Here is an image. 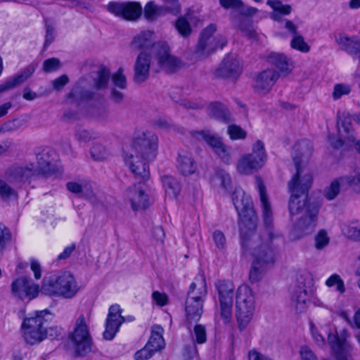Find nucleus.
Wrapping results in <instances>:
<instances>
[{
	"label": "nucleus",
	"mask_w": 360,
	"mask_h": 360,
	"mask_svg": "<svg viewBox=\"0 0 360 360\" xmlns=\"http://www.w3.org/2000/svg\"><path fill=\"white\" fill-rule=\"evenodd\" d=\"M158 136L152 131H143L135 138L131 148L124 152L125 165L140 181L149 178L148 162L153 160L157 155Z\"/></svg>",
	"instance_id": "1"
},
{
	"label": "nucleus",
	"mask_w": 360,
	"mask_h": 360,
	"mask_svg": "<svg viewBox=\"0 0 360 360\" xmlns=\"http://www.w3.org/2000/svg\"><path fill=\"white\" fill-rule=\"evenodd\" d=\"M245 225L243 222L240 233L243 254L252 255L253 261H258L262 265L269 267L274 265L276 253L270 235L259 236L255 231L247 230Z\"/></svg>",
	"instance_id": "2"
},
{
	"label": "nucleus",
	"mask_w": 360,
	"mask_h": 360,
	"mask_svg": "<svg viewBox=\"0 0 360 360\" xmlns=\"http://www.w3.org/2000/svg\"><path fill=\"white\" fill-rule=\"evenodd\" d=\"M289 211L291 215L302 214L290 230L289 237L291 240H298L314 231L319 212V207L316 204H305L304 202L293 200L289 202Z\"/></svg>",
	"instance_id": "3"
},
{
	"label": "nucleus",
	"mask_w": 360,
	"mask_h": 360,
	"mask_svg": "<svg viewBox=\"0 0 360 360\" xmlns=\"http://www.w3.org/2000/svg\"><path fill=\"white\" fill-rule=\"evenodd\" d=\"M41 290L43 294L50 297L71 299L79 290V287L70 272L60 271L46 276Z\"/></svg>",
	"instance_id": "4"
},
{
	"label": "nucleus",
	"mask_w": 360,
	"mask_h": 360,
	"mask_svg": "<svg viewBox=\"0 0 360 360\" xmlns=\"http://www.w3.org/2000/svg\"><path fill=\"white\" fill-rule=\"evenodd\" d=\"M207 294L206 281L203 275H198L191 284L186 301L187 327L200 320L203 312V302Z\"/></svg>",
	"instance_id": "5"
},
{
	"label": "nucleus",
	"mask_w": 360,
	"mask_h": 360,
	"mask_svg": "<svg viewBox=\"0 0 360 360\" xmlns=\"http://www.w3.org/2000/svg\"><path fill=\"white\" fill-rule=\"evenodd\" d=\"M52 151L44 149L37 153V163H30L25 167H15L12 170L13 179L16 181H25L37 174H50L54 172V167L51 157Z\"/></svg>",
	"instance_id": "6"
},
{
	"label": "nucleus",
	"mask_w": 360,
	"mask_h": 360,
	"mask_svg": "<svg viewBox=\"0 0 360 360\" xmlns=\"http://www.w3.org/2000/svg\"><path fill=\"white\" fill-rule=\"evenodd\" d=\"M236 319L240 330L250 323L255 309V297L252 290L247 285H240L236 292Z\"/></svg>",
	"instance_id": "7"
},
{
	"label": "nucleus",
	"mask_w": 360,
	"mask_h": 360,
	"mask_svg": "<svg viewBox=\"0 0 360 360\" xmlns=\"http://www.w3.org/2000/svg\"><path fill=\"white\" fill-rule=\"evenodd\" d=\"M49 315L46 310H43L36 311L34 314L24 319L21 330L26 343L34 345L46 339L45 325L48 321L46 316Z\"/></svg>",
	"instance_id": "8"
},
{
	"label": "nucleus",
	"mask_w": 360,
	"mask_h": 360,
	"mask_svg": "<svg viewBox=\"0 0 360 360\" xmlns=\"http://www.w3.org/2000/svg\"><path fill=\"white\" fill-rule=\"evenodd\" d=\"M303 162L304 160L298 157L294 158L296 173L288 182V189L291 193L290 202L295 200L308 204L311 203L308 199V191L312 184V176L310 173L306 172L302 167Z\"/></svg>",
	"instance_id": "9"
},
{
	"label": "nucleus",
	"mask_w": 360,
	"mask_h": 360,
	"mask_svg": "<svg viewBox=\"0 0 360 360\" xmlns=\"http://www.w3.org/2000/svg\"><path fill=\"white\" fill-rule=\"evenodd\" d=\"M314 292V280L311 274L304 273L297 278L296 285L292 290L290 305L297 314L304 313Z\"/></svg>",
	"instance_id": "10"
},
{
	"label": "nucleus",
	"mask_w": 360,
	"mask_h": 360,
	"mask_svg": "<svg viewBox=\"0 0 360 360\" xmlns=\"http://www.w3.org/2000/svg\"><path fill=\"white\" fill-rule=\"evenodd\" d=\"M267 160L264 143L257 140L252 145V152L242 155L236 164V169L241 174L249 175L261 169Z\"/></svg>",
	"instance_id": "11"
},
{
	"label": "nucleus",
	"mask_w": 360,
	"mask_h": 360,
	"mask_svg": "<svg viewBox=\"0 0 360 360\" xmlns=\"http://www.w3.org/2000/svg\"><path fill=\"white\" fill-rule=\"evenodd\" d=\"M233 203L240 217V231L241 232L243 222L245 224L247 230L255 231L256 218L255 217V211L251 198L243 190L236 189L233 194Z\"/></svg>",
	"instance_id": "12"
},
{
	"label": "nucleus",
	"mask_w": 360,
	"mask_h": 360,
	"mask_svg": "<svg viewBox=\"0 0 360 360\" xmlns=\"http://www.w3.org/2000/svg\"><path fill=\"white\" fill-rule=\"evenodd\" d=\"M219 297L218 311L224 323H229L232 318L233 292L235 286L229 281H218L215 283Z\"/></svg>",
	"instance_id": "13"
},
{
	"label": "nucleus",
	"mask_w": 360,
	"mask_h": 360,
	"mask_svg": "<svg viewBox=\"0 0 360 360\" xmlns=\"http://www.w3.org/2000/svg\"><path fill=\"white\" fill-rule=\"evenodd\" d=\"M349 333L346 329L339 333H329L328 342L332 352L335 354L337 360H352V345L348 342Z\"/></svg>",
	"instance_id": "14"
},
{
	"label": "nucleus",
	"mask_w": 360,
	"mask_h": 360,
	"mask_svg": "<svg viewBox=\"0 0 360 360\" xmlns=\"http://www.w3.org/2000/svg\"><path fill=\"white\" fill-rule=\"evenodd\" d=\"M108 11L117 17L124 20L134 21L142 13V7L138 2H110L107 5Z\"/></svg>",
	"instance_id": "15"
},
{
	"label": "nucleus",
	"mask_w": 360,
	"mask_h": 360,
	"mask_svg": "<svg viewBox=\"0 0 360 360\" xmlns=\"http://www.w3.org/2000/svg\"><path fill=\"white\" fill-rule=\"evenodd\" d=\"M155 58L160 67L167 72H174L183 68V62L170 54L169 48L165 43H158L155 46Z\"/></svg>",
	"instance_id": "16"
},
{
	"label": "nucleus",
	"mask_w": 360,
	"mask_h": 360,
	"mask_svg": "<svg viewBox=\"0 0 360 360\" xmlns=\"http://www.w3.org/2000/svg\"><path fill=\"white\" fill-rule=\"evenodd\" d=\"M338 137L330 135L328 139L330 145L335 148H341L345 143H354L356 137L352 128V121L349 117L340 118L337 121Z\"/></svg>",
	"instance_id": "17"
},
{
	"label": "nucleus",
	"mask_w": 360,
	"mask_h": 360,
	"mask_svg": "<svg viewBox=\"0 0 360 360\" xmlns=\"http://www.w3.org/2000/svg\"><path fill=\"white\" fill-rule=\"evenodd\" d=\"M72 341L79 354H83L90 349L91 338L84 315H80L76 320L75 328L72 335Z\"/></svg>",
	"instance_id": "18"
},
{
	"label": "nucleus",
	"mask_w": 360,
	"mask_h": 360,
	"mask_svg": "<svg viewBox=\"0 0 360 360\" xmlns=\"http://www.w3.org/2000/svg\"><path fill=\"white\" fill-rule=\"evenodd\" d=\"M216 30V25L210 24L202 31L195 49V53L198 56L206 57L219 46L218 40L213 37Z\"/></svg>",
	"instance_id": "19"
},
{
	"label": "nucleus",
	"mask_w": 360,
	"mask_h": 360,
	"mask_svg": "<svg viewBox=\"0 0 360 360\" xmlns=\"http://www.w3.org/2000/svg\"><path fill=\"white\" fill-rule=\"evenodd\" d=\"M121 313L122 309L118 304L112 305L109 308L105 322V329L103 333L105 340H112L118 332L120 326L125 321Z\"/></svg>",
	"instance_id": "20"
},
{
	"label": "nucleus",
	"mask_w": 360,
	"mask_h": 360,
	"mask_svg": "<svg viewBox=\"0 0 360 360\" xmlns=\"http://www.w3.org/2000/svg\"><path fill=\"white\" fill-rule=\"evenodd\" d=\"M242 72V67L240 60L235 54L227 55L217 70L216 74L218 77L224 78L235 79Z\"/></svg>",
	"instance_id": "21"
},
{
	"label": "nucleus",
	"mask_w": 360,
	"mask_h": 360,
	"mask_svg": "<svg viewBox=\"0 0 360 360\" xmlns=\"http://www.w3.org/2000/svg\"><path fill=\"white\" fill-rule=\"evenodd\" d=\"M13 294L24 300L36 297L39 292V287L32 283L31 279L23 277L15 280L11 284Z\"/></svg>",
	"instance_id": "22"
},
{
	"label": "nucleus",
	"mask_w": 360,
	"mask_h": 360,
	"mask_svg": "<svg viewBox=\"0 0 360 360\" xmlns=\"http://www.w3.org/2000/svg\"><path fill=\"white\" fill-rule=\"evenodd\" d=\"M151 56L146 51H141L136 57L134 66V80L136 83L145 82L150 75Z\"/></svg>",
	"instance_id": "23"
},
{
	"label": "nucleus",
	"mask_w": 360,
	"mask_h": 360,
	"mask_svg": "<svg viewBox=\"0 0 360 360\" xmlns=\"http://www.w3.org/2000/svg\"><path fill=\"white\" fill-rule=\"evenodd\" d=\"M279 77V73L274 70L267 69L262 71L255 80V91L259 94H268Z\"/></svg>",
	"instance_id": "24"
},
{
	"label": "nucleus",
	"mask_w": 360,
	"mask_h": 360,
	"mask_svg": "<svg viewBox=\"0 0 360 360\" xmlns=\"http://www.w3.org/2000/svg\"><path fill=\"white\" fill-rule=\"evenodd\" d=\"M126 195L134 211L145 210L150 205L148 195L145 193L141 184L129 188Z\"/></svg>",
	"instance_id": "25"
},
{
	"label": "nucleus",
	"mask_w": 360,
	"mask_h": 360,
	"mask_svg": "<svg viewBox=\"0 0 360 360\" xmlns=\"http://www.w3.org/2000/svg\"><path fill=\"white\" fill-rule=\"evenodd\" d=\"M257 188L259 193V200L262 208L264 224L266 227H271L273 224V215L271 206L266 194L265 186L259 176L255 177Z\"/></svg>",
	"instance_id": "26"
},
{
	"label": "nucleus",
	"mask_w": 360,
	"mask_h": 360,
	"mask_svg": "<svg viewBox=\"0 0 360 360\" xmlns=\"http://www.w3.org/2000/svg\"><path fill=\"white\" fill-rule=\"evenodd\" d=\"M268 61L279 70L280 75L287 76L294 68L292 60L283 53L276 52L270 53Z\"/></svg>",
	"instance_id": "27"
},
{
	"label": "nucleus",
	"mask_w": 360,
	"mask_h": 360,
	"mask_svg": "<svg viewBox=\"0 0 360 360\" xmlns=\"http://www.w3.org/2000/svg\"><path fill=\"white\" fill-rule=\"evenodd\" d=\"M35 71V65H30L27 66L20 73L14 77L7 80L5 83L0 85V93L10 89L24 83L29 77H30Z\"/></svg>",
	"instance_id": "28"
},
{
	"label": "nucleus",
	"mask_w": 360,
	"mask_h": 360,
	"mask_svg": "<svg viewBox=\"0 0 360 360\" xmlns=\"http://www.w3.org/2000/svg\"><path fill=\"white\" fill-rule=\"evenodd\" d=\"M177 168L184 176H187L193 174L197 166L190 153L181 151L179 153Z\"/></svg>",
	"instance_id": "29"
},
{
	"label": "nucleus",
	"mask_w": 360,
	"mask_h": 360,
	"mask_svg": "<svg viewBox=\"0 0 360 360\" xmlns=\"http://www.w3.org/2000/svg\"><path fill=\"white\" fill-rule=\"evenodd\" d=\"M154 33L149 30L142 31L135 35L132 41L131 46L137 49H143L153 47L155 50V46L158 43H154Z\"/></svg>",
	"instance_id": "30"
},
{
	"label": "nucleus",
	"mask_w": 360,
	"mask_h": 360,
	"mask_svg": "<svg viewBox=\"0 0 360 360\" xmlns=\"http://www.w3.org/2000/svg\"><path fill=\"white\" fill-rule=\"evenodd\" d=\"M266 4L273 9L270 17L274 20L279 22L284 20L283 15H289L292 11V8L288 4H283L278 0H267Z\"/></svg>",
	"instance_id": "31"
},
{
	"label": "nucleus",
	"mask_w": 360,
	"mask_h": 360,
	"mask_svg": "<svg viewBox=\"0 0 360 360\" xmlns=\"http://www.w3.org/2000/svg\"><path fill=\"white\" fill-rule=\"evenodd\" d=\"M163 328L159 326H154L152 328L150 338L146 344L149 347L154 349V352L161 350L165 347V343L162 337Z\"/></svg>",
	"instance_id": "32"
},
{
	"label": "nucleus",
	"mask_w": 360,
	"mask_h": 360,
	"mask_svg": "<svg viewBox=\"0 0 360 360\" xmlns=\"http://www.w3.org/2000/svg\"><path fill=\"white\" fill-rule=\"evenodd\" d=\"M192 136L198 140H204L214 151L221 144H223L221 139L208 130H202L199 131L191 132Z\"/></svg>",
	"instance_id": "33"
},
{
	"label": "nucleus",
	"mask_w": 360,
	"mask_h": 360,
	"mask_svg": "<svg viewBox=\"0 0 360 360\" xmlns=\"http://www.w3.org/2000/svg\"><path fill=\"white\" fill-rule=\"evenodd\" d=\"M165 195L170 198H176L181 191V186L176 179L172 176H165L162 179Z\"/></svg>",
	"instance_id": "34"
},
{
	"label": "nucleus",
	"mask_w": 360,
	"mask_h": 360,
	"mask_svg": "<svg viewBox=\"0 0 360 360\" xmlns=\"http://www.w3.org/2000/svg\"><path fill=\"white\" fill-rule=\"evenodd\" d=\"M221 6L224 8H235L245 15H252L257 13V10L252 7H245L241 0H219Z\"/></svg>",
	"instance_id": "35"
},
{
	"label": "nucleus",
	"mask_w": 360,
	"mask_h": 360,
	"mask_svg": "<svg viewBox=\"0 0 360 360\" xmlns=\"http://www.w3.org/2000/svg\"><path fill=\"white\" fill-rule=\"evenodd\" d=\"M360 39L356 37H349L345 34H339L336 36L335 41L340 49L345 51L351 54L354 51V49L357 45Z\"/></svg>",
	"instance_id": "36"
},
{
	"label": "nucleus",
	"mask_w": 360,
	"mask_h": 360,
	"mask_svg": "<svg viewBox=\"0 0 360 360\" xmlns=\"http://www.w3.org/2000/svg\"><path fill=\"white\" fill-rule=\"evenodd\" d=\"M342 233L349 238L360 241V222L352 221L342 225Z\"/></svg>",
	"instance_id": "37"
},
{
	"label": "nucleus",
	"mask_w": 360,
	"mask_h": 360,
	"mask_svg": "<svg viewBox=\"0 0 360 360\" xmlns=\"http://www.w3.org/2000/svg\"><path fill=\"white\" fill-rule=\"evenodd\" d=\"M209 112L211 116L225 122L230 120V114L226 108L220 103H212L209 105Z\"/></svg>",
	"instance_id": "38"
},
{
	"label": "nucleus",
	"mask_w": 360,
	"mask_h": 360,
	"mask_svg": "<svg viewBox=\"0 0 360 360\" xmlns=\"http://www.w3.org/2000/svg\"><path fill=\"white\" fill-rule=\"evenodd\" d=\"M269 266L258 263V261H252L249 272V280L252 283L259 282L264 276Z\"/></svg>",
	"instance_id": "39"
},
{
	"label": "nucleus",
	"mask_w": 360,
	"mask_h": 360,
	"mask_svg": "<svg viewBox=\"0 0 360 360\" xmlns=\"http://www.w3.org/2000/svg\"><path fill=\"white\" fill-rule=\"evenodd\" d=\"M110 72L108 68L101 66L97 71V76L95 79L94 84L97 89H105L107 87Z\"/></svg>",
	"instance_id": "40"
},
{
	"label": "nucleus",
	"mask_w": 360,
	"mask_h": 360,
	"mask_svg": "<svg viewBox=\"0 0 360 360\" xmlns=\"http://www.w3.org/2000/svg\"><path fill=\"white\" fill-rule=\"evenodd\" d=\"M325 284L328 288H335V290L340 295L344 294L346 291L344 281L337 274L330 276L326 281Z\"/></svg>",
	"instance_id": "41"
},
{
	"label": "nucleus",
	"mask_w": 360,
	"mask_h": 360,
	"mask_svg": "<svg viewBox=\"0 0 360 360\" xmlns=\"http://www.w3.org/2000/svg\"><path fill=\"white\" fill-rule=\"evenodd\" d=\"M340 184H342V181L340 177L334 179L328 187L325 188L323 196L326 200H333L338 195L340 191Z\"/></svg>",
	"instance_id": "42"
},
{
	"label": "nucleus",
	"mask_w": 360,
	"mask_h": 360,
	"mask_svg": "<svg viewBox=\"0 0 360 360\" xmlns=\"http://www.w3.org/2000/svg\"><path fill=\"white\" fill-rule=\"evenodd\" d=\"M342 184L358 187L360 189V167L355 168L348 174L340 177Z\"/></svg>",
	"instance_id": "43"
},
{
	"label": "nucleus",
	"mask_w": 360,
	"mask_h": 360,
	"mask_svg": "<svg viewBox=\"0 0 360 360\" xmlns=\"http://www.w3.org/2000/svg\"><path fill=\"white\" fill-rule=\"evenodd\" d=\"M290 47L302 53H307L310 50L309 45L304 41L303 36L299 33L292 37Z\"/></svg>",
	"instance_id": "44"
},
{
	"label": "nucleus",
	"mask_w": 360,
	"mask_h": 360,
	"mask_svg": "<svg viewBox=\"0 0 360 360\" xmlns=\"http://www.w3.org/2000/svg\"><path fill=\"white\" fill-rule=\"evenodd\" d=\"M330 237L325 229H321L314 236V247L316 250H321L328 246Z\"/></svg>",
	"instance_id": "45"
},
{
	"label": "nucleus",
	"mask_w": 360,
	"mask_h": 360,
	"mask_svg": "<svg viewBox=\"0 0 360 360\" xmlns=\"http://www.w3.org/2000/svg\"><path fill=\"white\" fill-rule=\"evenodd\" d=\"M238 29L241 31L244 35L250 37L255 38L257 36L256 31L253 27V24L250 19H242L238 25Z\"/></svg>",
	"instance_id": "46"
},
{
	"label": "nucleus",
	"mask_w": 360,
	"mask_h": 360,
	"mask_svg": "<svg viewBox=\"0 0 360 360\" xmlns=\"http://www.w3.org/2000/svg\"><path fill=\"white\" fill-rule=\"evenodd\" d=\"M191 335L193 340H194L195 338V343L202 344L206 342V330L205 326L201 324H196L194 326L193 331L191 333Z\"/></svg>",
	"instance_id": "47"
},
{
	"label": "nucleus",
	"mask_w": 360,
	"mask_h": 360,
	"mask_svg": "<svg viewBox=\"0 0 360 360\" xmlns=\"http://www.w3.org/2000/svg\"><path fill=\"white\" fill-rule=\"evenodd\" d=\"M214 152L226 164L231 162L232 149L224 143Z\"/></svg>",
	"instance_id": "48"
},
{
	"label": "nucleus",
	"mask_w": 360,
	"mask_h": 360,
	"mask_svg": "<svg viewBox=\"0 0 360 360\" xmlns=\"http://www.w3.org/2000/svg\"><path fill=\"white\" fill-rule=\"evenodd\" d=\"M91 157L95 160H103L106 159L108 156V150L105 148V146L96 143L93 146L91 149Z\"/></svg>",
	"instance_id": "49"
},
{
	"label": "nucleus",
	"mask_w": 360,
	"mask_h": 360,
	"mask_svg": "<svg viewBox=\"0 0 360 360\" xmlns=\"http://www.w3.org/2000/svg\"><path fill=\"white\" fill-rule=\"evenodd\" d=\"M75 137L79 142L87 143L97 138L98 134L85 129L79 128L75 133Z\"/></svg>",
	"instance_id": "50"
},
{
	"label": "nucleus",
	"mask_w": 360,
	"mask_h": 360,
	"mask_svg": "<svg viewBox=\"0 0 360 360\" xmlns=\"http://www.w3.org/2000/svg\"><path fill=\"white\" fill-rule=\"evenodd\" d=\"M112 82L115 86L124 89L127 86V79L123 69L120 68L112 75Z\"/></svg>",
	"instance_id": "51"
},
{
	"label": "nucleus",
	"mask_w": 360,
	"mask_h": 360,
	"mask_svg": "<svg viewBox=\"0 0 360 360\" xmlns=\"http://www.w3.org/2000/svg\"><path fill=\"white\" fill-rule=\"evenodd\" d=\"M11 240V233L9 229L0 223V252L3 251Z\"/></svg>",
	"instance_id": "52"
},
{
	"label": "nucleus",
	"mask_w": 360,
	"mask_h": 360,
	"mask_svg": "<svg viewBox=\"0 0 360 360\" xmlns=\"http://www.w3.org/2000/svg\"><path fill=\"white\" fill-rule=\"evenodd\" d=\"M160 11V8H158L153 1H150L146 4L144 8V16L147 20H153Z\"/></svg>",
	"instance_id": "53"
},
{
	"label": "nucleus",
	"mask_w": 360,
	"mask_h": 360,
	"mask_svg": "<svg viewBox=\"0 0 360 360\" xmlns=\"http://www.w3.org/2000/svg\"><path fill=\"white\" fill-rule=\"evenodd\" d=\"M351 91V86L346 84H338L334 86L333 98L335 100L340 98L344 95H348Z\"/></svg>",
	"instance_id": "54"
},
{
	"label": "nucleus",
	"mask_w": 360,
	"mask_h": 360,
	"mask_svg": "<svg viewBox=\"0 0 360 360\" xmlns=\"http://www.w3.org/2000/svg\"><path fill=\"white\" fill-rule=\"evenodd\" d=\"M0 196L3 200H6L13 196H16V192L6 181L0 180Z\"/></svg>",
	"instance_id": "55"
},
{
	"label": "nucleus",
	"mask_w": 360,
	"mask_h": 360,
	"mask_svg": "<svg viewBox=\"0 0 360 360\" xmlns=\"http://www.w3.org/2000/svg\"><path fill=\"white\" fill-rule=\"evenodd\" d=\"M176 28L183 37H188L191 32V26L184 18H179L176 20Z\"/></svg>",
	"instance_id": "56"
},
{
	"label": "nucleus",
	"mask_w": 360,
	"mask_h": 360,
	"mask_svg": "<svg viewBox=\"0 0 360 360\" xmlns=\"http://www.w3.org/2000/svg\"><path fill=\"white\" fill-rule=\"evenodd\" d=\"M60 62L56 58L46 59L43 63V70L46 72L56 71L60 68Z\"/></svg>",
	"instance_id": "57"
},
{
	"label": "nucleus",
	"mask_w": 360,
	"mask_h": 360,
	"mask_svg": "<svg viewBox=\"0 0 360 360\" xmlns=\"http://www.w3.org/2000/svg\"><path fill=\"white\" fill-rule=\"evenodd\" d=\"M228 133L231 139H243L246 137V132L237 125H230Z\"/></svg>",
	"instance_id": "58"
},
{
	"label": "nucleus",
	"mask_w": 360,
	"mask_h": 360,
	"mask_svg": "<svg viewBox=\"0 0 360 360\" xmlns=\"http://www.w3.org/2000/svg\"><path fill=\"white\" fill-rule=\"evenodd\" d=\"M155 354L154 349L149 347L147 345L143 348L137 351L134 354L135 360H148Z\"/></svg>",
	"instance_id": "59"
},
{
	"label": "nucleus",
	"mask_w": 360,
	"mask_h": 360,
	"mask_svg": "<svg viewBox=\"0 0 360 360\" xmlns=\"http://www.w3.org/2000/svg\"><path fill=\"white\" fill-rule=\"evenodd\" d=\"M212 239L219 250H224L226 245V240L224 234L221 231L217 230L212 233Z\"/></svg>",
	"instance_id": "60"
},
{
	"label": "nucleus",
	"mask_w": 360,
	"mask_h": 360,
	"mask_svg": "<svg viewBox=\"0 0 360 360\" xmlns=\"http://www.w3.org/2000/svg\"><path fill=\"white\" fill-rule=\"evenodd\" d=\"M68 82L69 77L68 75H63L51 81L52 89L53 91H60Z\"/></svg>",
	"instance_id": "61"
},
{
	"label": "nucleus",
	"mask_w": 360,
	"mask_h": 360,
	"mask_svg": "<svg viewBox=\"0 0 360 360\" xmlns=\"http://www.w3.org/2000/svg\"><path fill=\"white\" fill-rule=\"evenodd\" d=\"M55 37V28L53 25L46 20L44 46H49L54 41Z\"/></svg>",
	"instance_id": "62"
},
{
	"label": "nucleus",
	"mask_w": 360,
	"mask_h": 360,
	"mask_svg": "<svg viewBox=\"0 0 360 360\" xmlns=\"http://www.w3.org/2000/svg\"><path fill=\"white\" fill-rule=\"evenodd\" d=\"M20 127V122L16 120H13L5 122L0 127V133H8L16 131Z\"/></svg>",
	"instance_id": "63"
},
{
	"label": "nucleus",
	"mask_w": 360,
	"mask_h": 360,
	"mask_svg": "<svg viewBox=\"0 0 360 360\" xmlns=\"http://www.w3.org/2000/svg\"><path fill=\"white\" fill-rule=\"evenodd\" d=\"M281 24V28L285 29L291 36L299 33L297 32V25H295L292 21L287 19H284L279 22Z\"/></svg>",
	"instance_id": "64"
}]
</instances>
